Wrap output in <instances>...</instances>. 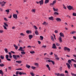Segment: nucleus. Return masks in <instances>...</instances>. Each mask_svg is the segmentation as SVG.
I'll return each instance as SVG.
<instances>
[{
  "label": "nucleus",
  "instance_id": "f257e3e1",
  "mask_svg": "<svg viewBox=\"0 0 76 76\" xmlns=\"http://www.w3.org/2000/svg\"><path fill=\"white\" fill-rule=\"evenodd\" d=\"M18 51H23L21 52V53L22 54H25V50H23V48L22 47H20L19 49H18Z\"/></svg>",
  "mask_w": 76,
  "mask_h": 76
},
{
  "label": "nucleus",
  "instance_id": "f03ea898",
  "mask_svg": "<svg viewBox=\"0 0 76 76\" xmlns=\"http://www.w3.org/2000/svg\"><path fill=\"white\" fill-rule=\"evenodd\" d=\"M72 61H73L74 63H76V61L75 60L73 59H72L70 60V59L68 61V63L69 64H70V65H71L72 64H71L72 63Z\"/></svg>",
  "mask_w": 76,
  "mask_h": 76
},
{
  "label": "nucleus",
  "instance_id": "7ed1b4c3",
  "mask_svg": "<svg viewBox=\"0 0 76 76\" xmlns=\"http://www.w3.org/2000/svg\"><path fill=\"white\" fill-rule=\"evenodd\" d=\"M13 58L15 60H17L18 58H20V56L19 55H13Z\"/></svg>",
  "mask_w": 76,
  "mask_h": 76
},
{
  "label": "nucleus",
  "instance_id": "20e7f679",
  "mask_svg": "<svg viewBox=\"0 0 76 76\" xmlns=\"http://www.w3.org/2000/svg\"><path fill=\"white\" fill-rule=\"evenodd\" d=\"M55 74L57 76H65V75L63 73L60 74L59 73H55Z\"/></svg>",
  "mask_w": 76,
  "mask_h": 76
},
{
  "label": "nucleus",
  "instance_id": "39448f33",
  "mask_svg": "<svg viewBox=\"0 0 76 76\" xmlns=\"http://www.w3.org/2000/svg\"><path fill=\"white\" fill-rule=\"evenodd\" d=\"M6 2L2 1V2H0V4H1L2 7H4V6H5V4L6 3Z\"/></svg>",
  "mask_w": 76,
  "mask_h": 76
},
{
  "label": "nucleus",
  "instance_id": "423d86ee",
  "mask_svg": "<svg viewBox=\"0 0 76 76\" xmlns=\"http://www.w3.org/2000/svg\"><path fill=\"white\" fill-rule=\"evenodd\" d=\"M67 7L68 8V10H74V9H73V7L71 6L70 5H69Z\"/></svg>",
  "mask_w": 76,
  "mask_h": 76
},
{
  "label": "nucleus",
  "instance_id": "0eeeda50",
  "mask_svg": "<svg viewBox=\"0 0 76 76\" xmlns=\"http://www.w3.org/2000/svg\"><path fill=\"white\" fill-rule=\"evenodd\" d=\"M64 50L65 51H70V48H68L67 47H65L64 48Z\"/></svg>",
  "mask_w": 76,
  "mask_h": 76
},
{
  "label": "nucleus",
  "instance_id": "6e6552de",
  "mask_svg": "<svg viewBox=\"0 0 76 76\" xmlns=\"http://www.w3.org/2000/svg\"><path fill=\"white\" fill-rule=\"evenodd\" d=\"M56 3V0L53 1L52 3L50 4V6H54Z\"/></svg>",
  "mask_w": 76,
  "mask_h": 76
},
{
  "label": "nucleus",
  "instance_id": "1a4fd4ad",
  "mask_svg": "<svg viewBox=\"0 0 76 76\" xmlns=\"http://www.w3.org/2000/svg\"><path fill=\"white\" fill-rule=\"evenodd\" d=\"M66 64L67 66V67L69 69H70V68H71V66H70V64H69L68 63H66Z\"/></svg>",
  "mask_w": 76,
  "mask_h": 76
},
{
  "label": "nucleus",
  "instance_id": "9d476101",
  "mask_svg": "<svg viewBox=\"0 0 76 76\" xmlns=\"http://www.w3.org/2000/svg\"><path fill=\"white\" fill-rule=\"evenodd\" d=\"M52 48H54V49H57V47L55 43L53 44L52 47Z\"/></svg>",
  "mask_w": 76,
  "mask_h": 76
},
{
  "label": "nucleus",
  "instance_id": "9b49d317",
  "mask_svg": "<svg viewBox=\"0 0 76 76\" xmlns=\"http://www.w3.org/2000/svg\"><path fill=\"white\" fill-rule=\"evenodd\" d=\"M13 16L14 18H15V19H18V16L16 14H13Z\"/></svg>",
  "mask_w": 76,
  "mask_h": 76
},
{
  "label": "nucleus",
  "instance_id": "f8f14e48",
  "mask_svg": "<svg viewBox=\"0 0 76 76\" xmlns=\"http://www.w3.org/2000/svg\"><path fill=\"white\" fill-rule=\"evenodd\" d=\"M39 3L40 5H42V4H44V1H43V0H41V1H39Z\"/></svg>",
  "mask_w": 76,
  "mask_h": 76
},
{
  "label": "nucleus",
  "instance_id": "ddd939ff",
  "mask_svg": "<svg viewBox=\"0 0 76 76\" xmlns=\"http://www.w3.org/2000/svg\"><path fill=\"white\" fill-rule=\"evenodd\" d=\"M56 20L58 22H61V20L60 18H56Z\"/></svg>",
  "mask_w": 76,
  "mask_h": 76
},
{
  "label": "nucleus",
  "instance_id": "4468645a",
  "mask_svg": "<svg viewBox=\"0 0 76 76\" xmlns=\"http://www.w3.org/2000/svg\"><path fill=\"white\" fill-rule=\"evenodd\" d=\"M48 19L49 20H54V18H53V16L49 17Z\"/></svg>",
  "mask_w": 76,
  "mask_h": 76
},
{
  "label": "nucleus",
  "instance_id": "2eb2a0df",
  "mask_svg": "<svg viewBox=\"0 0 76 76\" xmlns=\"http://www.w3.org/2000/svg\"><path fill=\"white\" fill-rule=\"evenodd\" d=\"M58 39L59 40V42H62V38H61V37H59Z\"/></svg>",
  "mask_w": 76,
  "mask_h": 76
},
{
  "label": "nucleus",
  "instance_id": "dca6fc26",
  "mask_svg": "<svg viewBox=\"0 0 76 76\" xmlns=\"http://www.w3.org/2000/svg\"><path fill=\"white\" fill-rule=\"evenodd\" d=\"M59 34H60V36H61L60 37H64V34H63V33L61 32Z\"/></svg>",
  "mask_w": 76,
  "mask_h": 76
},
{
  "label": "nucleus",
  "instance_id": "f3484780",
  "mask_svg": "<svg viewBox=\"0 0 76 76\" xmlns=\"http://www.w3.org/2000/svg\"><path fill=\"white\" fill-rule=\"evenodd\" d=\"M53 9L54 11V12H58V9H56L54 8V7H53Z\"/></svg>",
  "mask_w": 76,
  "mask_h": 76
},
{
  "label": "nucleus",
  "instance_id": "a211bd4d",
  "mask_svg": "<svg viewBox=\"0 0 76 76\" xmlns=\"http://www.w3.org/2000/svg\"><path fill=\"white\" fill-rule=\"evenodd\" d=\"M33 38V36L32 35H29V38L30 39H31Z\"/></svg>",
  "mask_w": 76,
  "mask_h": 76
},
{
  "label": "nucleus",
  "instance_id": "6ab92c4d",
  "mask_svg": "<svg viewBox=\"0 0 76 76\" xmlns=\"http://www.w3.org/2000/svg\"><path fill=\"white\" fill-rule=\"evenodd\" d=\"M16 62L18 63L19 64H21L22 63V61H16Z\"/></svg>",
  "mask_w": 76,
  "mask_h": 76
},
{
  "label": "nucleus",
  "instance_id": "aec40b11",
  "mask_svg": "<svg viewBox=\"0 0 76 76\" xmlns=\"http://www.w3.org/2000/svg\"><path fill=\"white\" fill-rule=\"evenodd\" d=\"M26 32L27 34H29L31 33V31L27 30L26 31Z\"/></svg>",
  "mask_w": 76,
  "mask_h": 76
},
{
  "label": "nucleus",
  "instance_id": "412c9836",
  "mask_svg": "<svg viewBox=\"0 0 76 76\" xmlns=\"http://www.w3.org/2000/svg\"><path fill=\"white\" fill-rule=\"evenodd\" d=\"M75 33H76V31H74L72 32H71L70 33V34H75Z\"/></svg>",
  "mask_w": 76,
  "mask_h": 76
},
{
  "label": "nucleus",
  "instance_id": "4be33fe9",
  "mask_svg": "<svg viewBox=\"0 0 76 76\" xmlns=\"http://www.w3.org/2000/svg\"><path fill=\"white\" fill-rule=\"evenodd\" d=\"M51 39L52 41H54V37H53V36H51Z\"/></svg>",
  "mask_w": 76,
  "mask_h": 76
},
{
  "label": "nucleus",
  "instance_id": "5701e85b",
  "mask_svg": "<svg viewBox=\"0 0 76 76\" xmlns=\"http://www.w3.org/2000/svg\"><path fill=\"white\" fill-rule=\"evenodd\" d=\"M14 47H15V50H18V47L16 46L15 45H14Z\"/></svg>",
  "mask_w": 76,
  "mask_h": 76
},
{
  "label": "nucleus",
  "instance_id": "b1692460",
  "mask_svg": "<svg viewBox=\"0 0 76 76\" xmlns=\"http://www.w3.org/2000/svg\"><path fill=\"white\" fill-rule=\"evenodd\" d=\"M42 24L44 25H48V23H47L45 21H44L43 22V23H42Z\"/></svg>",
  "mask_w": 76,
  "mask_h": 76
},
{
  "label": "nucleus",
  "instance_id": "393cba45",
  "mask_svg": "<svg viewBox=\"0 0 76 76\" xmlns=\"http://www.w3.org/2000/svg\"><path fill=\"white\" fill-rule=\"evenodd\" d=\"M0 74L2 75H3V71L1 70H0Z\"/></svg>",
  "mask_w": 76,
  "mask_h": 76
},
{
  "label": "nucleus",
  "instance_id": "a878e982",
  "mask_svg": "<svg viewBox=\"0 0 76 76\" xmlns=\"http://www.w3.org/2000/svg\"><path fill=\"white\" fill-rule=\"evenodd\" d=\"M54 15H58L59 14L57 12H55L54 13Z\"/></svg>",
  "mask_w": 76,
  "mask_h": 76
},
{
  "label": "nucleus",
  "instance_id": "bb28decb",
  "mask_svg": "<svg viewBox=\"0 0 76 76\" xmlns=\"http://www.w3.org/2000/svg\"><path fill=\"white\" fill-rule=\"evenodd\" d=\"M30 74L32 76H35V74L33 72H30Z\"/></svg>",
  "mask_w": 76,
  "mask_h": 76
},
{
  "label": "nucleus",
  "instance_id": "cd10ccee",
  "mask_svg": "<svg viewBox=\"0 0 76 76\" xmlns=\"http://www.w3.org/2000/svg\"><path fill=\"white\" fill-rule=\"evenodd\" d=\"M4 50L5 51V53H8V51H7V49L5 48L4 49Z\"/></svg>",
  "mask_w": 76,
  "mask_h": 76
},
{
  "label": "nucleus",
  "instance_id": "c85d7f7f",
  "mask_svg": "<svg viewBox=\"0 0 76 76\" xmlns=\"http://www.w3.org/2000/svg\"><path fill=\"white\" fill-rule=\"evenodd\" d=\"M0 58H1V59H2V60H3V59L4 58V56L2 55H1L0 56Z\"/></svg>",
  "mask_w": 76,
  "mask_h": 76
},
{
  "label": "nucleus",
  "instance_id": "c756f323",
  "mask_svg": "<svg viewBox=\"0 0 76 76\" xmlns=\"http://www.w3.org/2000/svg\"><path fill=\"white\" fill-rule=\"evenodd\" d=\"M5 11L7 12V14H9V12H10V11L9 10H6Z\"/></svg>",
  "mask_w": 76,
  "mask_h": 76
},
{
  "label": "nucleus",
  "instance_id": "7c9ffc66",
  "mask_svg": "<svg viewBox=\"0 0 76 76\" xmlns=\"http://www.w3.org/2000/svg\"><path fill=\"white\" fill-rule=\"evenodd\" d=\"M9 56L8 55H6L5 56V57L7 59L8 58H9Z\"/></svg>",
  "mask_w": 76,
  "mask_h": 76
},
{
  "label": "nucleus",
  "instance_id": "2f4dec72",
  "mask_svg": "<svg viewBox=\"0 0 76 76\" xmlns=\"http://www.w3.org/2000/svg\"><path fill=\"white\" fill-rule=\"evenodd\" d=\"M26 67H27V68L29 69V68H30V67H31V66H30V65H26Z\"/></svg>",
  "mask_w": 76,
  "mask_h": 76
},
{
  "label": "nucleus",
  "instance_id": "473e14b6",
  "mask_svg": "<svg viewBox=\"0 0 76 76\" xmlns=\"http://www.w3.org/2000/svg\"><path fill=\"white\" fill-rule=\"evenodd\" d=\"M35 33L36 35H38V31L36 30V31L35 32Z\"/></svg>",
  "mask_w": 76,
  "mask_h": 76
},
{
  "label": "nucleus",
  "instance_id": "72a5a7b5",
  "mask_svg": "<svg viewBox=\"0 0 76 76\" xmlns=\"http://www.w3.org/2000/svg\"><path fill=\"white\" fill-rule=\"evenodd\" d=\"M56 46H60V44L57 43V42H56Z\"/></svg>",
  "mask_w": 76,
  "mask_h": 76
},
{
  "label": "nucleus",
  "instance_id": "f704fd0d",
  "mask_svg": "<svg viewBox=\"0 0 76 76\" xmlns=\"http://www.w3.org/2000/svg\"><path fill=\"white\" fill-rule=\"evenodd\" d=\"M20 35H21V36H23H23H25V34L23 33H21L20 34Z\"/></svg>",
  "mask_w": 76,
  "mask_h": 76
},
{
  "label": "nucleus",
  "instance_id": "c9c22d12",
  "mask_svg": "<svg viewBox=\"0 0 76 76\" xmlns=\"http://www.w3.org/2000/svg\"><path fill=\"white\" fill-rule=\"evenodd\" d=\"M40 39L41 40H43V38H44V37L42 36H40Z\"/></svg>",
  "mask_w": 76,
  "mask_h": 76
},
{
  "label": "nucleus",
  "instance_id": "e433bc0d",
  "mask_svg": "<svg viewBox=\"0 0 76 76\" xmlns=\"http://www.w3.org/2000/svg\"><path fill=\"white\" fill-rule=\"evenodd\" d=\"M49 2V0H45V3L46 4V3H47Z\"/></svg>",
  "mask_w": 76,
  "mask_h": 76
},
{
  "label": "nucleus",
  "instance_id": "4c0bfd02",
  "mask_svg": "<svg viewBox=\"0 0 76 76\" xmlns=\"http://www.w3.org/2000/svg\"><path fill=\"white\" fill-rule=\"evenodd\" d=\"M35 68H36V67L32 66L31 67V68L33 69V70H34L35 69Z\"/></svg>",
  "mask_w": 76,
  "mask_h": 76
},
{
  "label": "nucleus",
  "instance_id": "58836bf2",
  "mask_svg": "<svg viewBox=\"0 0 76 76\" xmlns=\"http://www.w3.org/2000/svg\"><path fill=\"white\" fill-rule=\"evenodd\" d=\"M4 24L5 26H6L7 27H8V25H7V23H4Z\"/></svg>",
  "mask_w": 76,
  "mask_h": 76
},
{
  "label": "nucleus",
  "instance_id": "ea45409f",
  "mask_svg": "<svg viewBox=\"0 0 76 76\" xmlns=\"http://www.w3.org/2000/svg\"><path fill=\"white\" fill-rule=\"evenodd\" d=\"M0 66L1 67H4V64H0Z\"/></svg>",
  "mask_w": 76,
  "mask_h": 76
},
{
  "label": "nucleus",
  "instance_id": "a19ab883",
  "mask_svg": "<svg viewBox=\"0 0 76 76\" xmlns=\"http://www.w3.org/2000/svg\"><path fill=\"white\" fill-rule=\"evenodd\" d=\"M16 70H22V69H21V68L16 69Z\"/></svg>",
  "mask_w": 76,
  "mask_h": 76
},
{
  "label": "nucleus",
  "instance_id": "79ce46f5",
  "mask_svg": "<svg viewBox=\"0 0 76 76\" xmlns=\"http://www.w3.org/2000/svg\"><path fill=\"white\" fill-rule=\"evenodd\" d=\"M31 12L32 13H35V9L32 10Z\"/></svg>",
  "mask_w": 76,
  "mask_h": 76
},
{
  "label": "nucleus",
  "instance_id": "37998d69",
  "mask_svg": "<svg viewBox=\"0 0 76 76\" xmlns=\"http://www.w3.org/2000/svg\"><path fill=\"white\" fill-rule=\"evenodd\" d=\"M33 26L34 28H35V29L37 30L38 29V28H37V27L36 26Z\"/></svg>",
  "mask_w": 76,
  "mask_h": 76
},
{
  "label": "nucleus",
  "instance_id": "c03bdc74",
  "mask_svg": "<svg viewBox=\"0 0 76 76\" xmlns=\"http://www.w3.org/2000/svg\"><path fill=\"white\" fill-rule=\"evenodd\" d=\"M73 16H76V14L75 13H73L72 14Z\"/></svg>",
  "mask_w": 76,
  "mask_h": 76
},
{
  "label": "nucleus",
  "instance_id": "a18cd8bd",
  "mask_svg": "<svg viewBox=\"0 0 76 76\" xmlns=\"http://www.w3.org/2000/svg\"><path fill=\"white\" fill-rule=\"evenodd\" d=\"M4 20H5V21H6V22H7L8 20H7V19L6 18H4Z\"/></svg>",
  "mask_w": 76,
  "mask_h": 76
},
{
  "label": "nucleus",
  "instance_id": "49530a36",
  "mask_svg": "<svg viewBox=\"0 0 76 76\" xmlns=\"http://www.w3.org/2000/svg\"><path fill=\"white\" fill-rule=\"evenodd\" d=\"M34 64L35 65V66H38V65H39L38 63H35Z\"/></svg>",
  "mask_w": 76,
  "mask_h": 76
},
{
  "label": "nucleus",
  "instance_id": "de8ad7c7",
  "mask_svg": "<svg viewBox=\"0 0 76 76\" xmlns=\"http://www.w3.org/2000/svg\"><path fill=\"white\" fill-rule=\"evenodd\" d=\"M6 26H4H4H3V27H4V29H7V28H6Z\"/></svg>",
  "mask_w": 76,
  "mask_h": 76
},
{
  "label": "nucleus",
  "instance_id": "09e8293b",
  "mask_svg": "<svg viewBox=\"0 0 76 76\" xmlns=\"http://www.w3.org/2000/svg\"><path fill=\"white\" fill-rule=\"evenodd\" d=\"M30 53H31V54H34V53H35V52L34 51H30Z\"/></svg>",
  "mask_w": 76,
  "mask_h": 76
},
{
  "label": "nucleus",
  "instance_id": "8fccbe9b",
  "mask_svg": "<svg viewBox=\"0 0 76 76\" xmlns=\"http://www.w3.org/2000/svg\"><path fill=\"white\" fill-rule=\"evenodd\" d=\"M53 35L55 39H56V35H55L54 34H53Z\"/></svg>",
  "mask_w": 76,
  "mask_h": 76
},
{
  "label": "nucleus",
  "instance_id": "3c124183",
  "mask_svg": "<svg viewBox=\"0 0 76 76\" xmlns=\"http://www.w3.org/2000/svg\"><path fill=\"white\" fill-rule=\"evenodd\" d=\"M71 74L72 76H74L75 75V74L73 73L72 72H71Z\"/></svg>",
  "mask_w": 76,
  "mask_h": 76
},
{
  "label": "nucleus",
  "instance_id": "603ef678",
  "mask_svg": "<svg viewBox=\"0 0 76 76\" xmlns=\"http://www.w3.org/2000/svg\"><path fill=\"white\" fill-rule=\"evenodd\" d=\"M42 48H46V47H47V46H46V45H45V46H42Z\"/></svg>",
  "mask_w": 76,
  "mask_h": 76
},
{
  "label": "nucleus",
  "instance_id": "864d4df0",
  "mask_svg": "<svg viewBox=\"0 0 76 76\" xmlns=\"http://www.w3.org/2000/svg\"><path fill=\"white\" fill-rule=\"evenodd\" d=\"M73 56L74 57H75V59L76 60V55L74 54L73 55Z\"/></svg>",
  "mask_w": 76,
  "mask_h": 76
},
{
  "label": "nucleus",
  "instance_id": "5fc2aeb1",
  "mask_svg": "<svg viewBox=\"0 0 76 76\" xmlns=\"http://www.w3.org/2000/svg\"><path fill=\"white\" fill-rule=\"evenodd\" d=\"M51 62H52V63L53 64V65H54V64H55V63H54V61H52Z\"/></svg>",
  "mask_w": 76,
  "mask_h": 76
},
{
  "label": "nucleus",
  "instance_id": "6e6d98bb",
  "mask_svg": "<svg viewBox=\"0 0 76 76\" xmlns=\"http://www.w3.org/2000/svg\"><path fill=\"white\" fill-rule=\"evenodd\" d=\"M4 32L3 31L1 30H0V33H3Z\"/></svg>",
  "mask_w": 76,
  "mask_h": 76
},
{
  "label": "nucleus",
  "instance_id": "4d7b16f0",
  "mask_svg": "<svg viewBox=\"0 0 76 76\" xmlns=\"http://www.w3.org/2000/svg\"><path fill=\"white\" fill-rule=\"evenodd\" d=\"M65 73H67V74L69 73V72L67 70H65Z\"/></svg>",
  "mask_w": 76,
  "mask_h": 76
},
{
  "label": "nucleus",
  "instance_id": "13d9d810",
  "mask_svg": "<svg viewBox=\"0 0 76 76\" xmlns=\"http://www.w3.org/2000/svg\"><path fill=\"white\" fill-rule=\"evenodd\" d=\"M19 71H17L16 72V75H19Z\"/></svg>",
  "mask_w": 76,
  "mask_h": 76
},
{
  "label": "nucleus",
  "instance_id": "bf43d9fd",
  "mask_svg": "<svg viewBox=\"0 0 76 76\" xmlns=\"http://www.w3.org/2000/svg\"><path fill=\"white\" fill-rule=\"evenodd\" d=\"M55 33H56V34H57V33H58V31L57 30H55Z\"/></svg>",
  "mask_w": 76,
  "mask_h": 76
},
{
  "label": "nucleus",
  "instance_id": "052dcab7",
  "mask_svg": "<svg viewBox=\"0 0 76 76\" xmlns=\"http://www.w3.org/2000/svg\"><path fill=\"white\" fill-rule=\"evenodd\" d=\"M9 57L10 58H12V55H9Z\"/></svg>",
  "mask_w": 76,
  "mask_h": 76
},
{
  "label": "nucleus",
  "instance_id": "680f3d73",
  "mask_svg": "<svg viewBox=\"0 0 76 76\" xmlns=\"http://www.w3.org/2000/svg\"><path fill=\"white\" fill-rule=\"evenodd\" d=\"M11 52L12 53H13V54H15V52L13 51H11Z\"/></svg>",
  "mask_w": 76,
  "mask_h": 76
},
{
  "label": "nucleus",
  "instance_id": "e2e57ef3",
  "mask_svg": "<svg viewBox=\"0 0 76 76\" xmlns=\"http://www.w3.org/2000/svg\"><path fill=\"white\" fill-rule=\"evenodd\" d=\"M8 18H9L10 19H11V18H12V15H10V16H9Z\"/></svg>",
  "mask_w": 76,
  "mask_h": 76
},
{
  "label": "nucleus",
  "instance_id": "0e129e2a",
  "mask_svg": "<svg viewBox=\"0 0 76 76\" xmlns=\"http://www.w3.org/2000/svg\"><path fill=\"white\" fill-rule=\"evenodd\" d=\"M46 67H47V68H48V67H50V66H49L48 64H47L46 65Z\"/></svg>",
  "mask_w": 76,
  "mask_h": 76
},
{
  "label": "nucleus",
  "instance_id": "69168bd1",
  "mask_svg": "<svg viewBox=\"0 0 76 76\" xmlns=\"http://www.w3.org/2000/svg\"><path fill=\"white\" fill-rule=\"evenodd\" d=\"M63 8H64V9H66V7H65L64 5H63Z\"/></svg>",
  "mask_w": 76,
  "mask_h": 76
},
{
  "label": "nucleus",
  "instance_id": "338daca9",
  "mask_svg": "<svg viewBox=\"0 0 76 76\" xmlns=\"http://www.w3.org/2000/svg\"><path fill=\"white\" fill-rule=\"evenodd\" d=\"M73 38L75 39H76V36L75 37V36H74L73 37Z\"/></svg>",
  "mask_w": 76,
  "mask_h": 76
},
{
  "label": "nucleus",
  "instance_id": "774afa93",
  "mask_svg": "<svg viewBox=\"0 0 76 76\" xmlns=\"http://www.w3.org/2000/svg\"><path fill=\"white\" fill-rule=\"evenodd\" d=\"M66 76H70V75H69L68 74H66L65 75Z\"/></svg>",
  "mask_w": 76,
  "mask_h": 76
}]
</instances>
